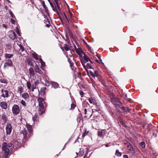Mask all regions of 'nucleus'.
Masks as SVG:
<instances>
[{
  "label": "nucleus",
  "mask_w": 158,
  "mask_h": 158,
  "mask_svg": "<svg viewBox=\"0 0 158 158\" xmlns=\"http://www.w3.org/2000/svg\"><path fill=\"white\" fill-rule=\"evenodd\" d=\"M26 126L28 131V133L26 129L23 128L21 131V134L23 136V141H26L31 136L33 132L32 126L28 124H26Z\"/></svg>",
  "instance_id": "nucleus-1"
},
{
  "label": "nucleus",
  "mask_w": 158,
  "mask_h": 158,
  "mask_svg": "<svg viewBox=\"0 0 158 158\" xmlns=\"http://www.w3.org/2000/svg\"><path fill=\"white\" fill-rule=\"evenodd\" d=\"M14 147L13 144L11 143L8 144L6 142H4L2 144V150L4 152L5 156L7 157L9 153L11 152Z\"/></svg>",
  "instance_id": "nucleus-2"
},
{
  "label": "nucleus",
  "mask_w": 158,
  "mask_h": 158,
  "mask_svg": "<svg viewBox=\"0 0 158 158\" xmlns=\"http://www.w3.org/2000/svg\"><path fill=\"white\" fill-rule=\"evenodd\" d=\"M48 1L50 4L52 8V10L55 12L58 15H59L60 13H61L60 7L59 6V5L60 4V0H54L55 1L54 4H55V7H54L53 4L49 0H48Z\"/></svg>",
  "instance_id": "nucleus-3"
},
{
  "label": "nucleus",
  "mask_w": 158,
  "mask_h": 158,
  "mask_svg": "<svg viewBox=\"0 0 158 158\" xmlns=\"http://www.w3.org/2000/svg\"><path fill=\"white\" fill-rule=\"evenodd\" d=\"M20 109L19 106L15 104L12 107V112L14 115H16L19 114L20 112Z\"/></svg>",
  "instance_id": "nucleus-4"
},
{
  "label": "nucleus",
  "mask_w": 158,
  "mask_h": 158,
  "mask_svg": "<svg viewBox=\"0 0 158 158\" xmlns=\"http://www.w3.org/2000/svg\"><path fill=\"white\" fill-rule=\"evenodd\" d=\"M12 127L10 124L9 123H8L6 127V134L7 135H10V134L12 131Z\"/></svg>",
  "instance_id": "nucleus-5"
},
{
  "label": "nucleus",
  "mask_w": 158,
  "mask_h": 158,
  "mask_svg": "<svg viewBox=\"0 0 158 158\" xmlns=\"http://www.w3.org/2000/svg\"><path fill=\"white\" fill-rule=\"evenodd\" d=\"M13 63L11 60L10 59H8L6 60V62L5 63L4 68L5 69L7 66L10 67L12 65Z\"/></svg>",
  "instance_id": "nucleus-6"
},
{
  "label": "nucleus",
  "mask_w": 158,
  "mask_h": 158,
  "mask_svg": "<svg viewBox=\"0 0 158 158\" xmlns=\"http://www.w3.org/2000/svg\"><path fill=\"white\" fill-rule=\"evenodd\" d=\"M35 71L36 72L39 73L40 74H41L43 73V72L41 70L42 68L40 67L37 65L36 64L34 67Z\"/></svg>",
  "instance_id": "nucleus-7"
},
{
  "label": "nucleus",
  "mask_w": 158,
  "mask_h": 158,
  "mask_svg": "<svg viewBox=\"0 0 158 158\" xmlns=\"http://www.w3.org/2000/svg\"><path fill=\"white\" fill-rule=\"evenodd\" d=\"M38 101L39 107H44L43 103H44V99L42 98L39 97L38 99Z\"/></svg>",
  "instance_id": "nucleus-8"
},
{
  "label": "nucleus",
  "mask_w": 158,
  "mask_h": 158,
  "mask_svg": "<svg viewBox=\"0 0 158 158\" xmlns=\"http://www.w3.org/2000/svg\"><path fill=\"white\" fill-rule=\"evenodd\" d=\"M29 73L31 78L33 77L35 75V71L32 67H31L29 69Z\"/></svg>",
  "instance_id": "nucleus-9"
},
{
  "label": "nucleus",
  "mask_w": 158,
  "mask_h": 158,
  "mask_svg": "<svg viewBox=\"0 0 158 158\" xmlns=\"http://www.w3.org/2000/svg\"><path fill=\"white\" fill-rule=\"evenodd\" d=\"M111 102L114 105L115 104H118V103H120V100L118 98H114L112 99Z\"/></svg>",
  "instance_id": "nucleus-10"
},
{
  "label": "nucleus",
  "mask_w": 158,
  "mask_h": 158,
  "mask_svg": "<svg viewBox=\"0 0 158 158\" xmlns=\"http://www.w3.org/2000/svg\"><path fill=\"white\" fill-rule=\"evenodd\" d=\"M0 106L2 109H6L7 108V104L5 102H1L0 103Z\"/></svg>",
  "instance_id": "nucleus-11"
},
{
  "label": "nucleus",
  "mask_w": 158,
  "mask_h": 158,
  "mask_svg": "<svg viewBox=\"0 0 158 158\" xmlns=\"http://www.w3.org/2000/svg\"><path fill=\"white\" fill-rule=\"evenodd\" d=\"M4 93L5 94H1L0 96L3 98H8L9 97V91L7 90H5L4 91Z\"/></svg>",
  "instance_id": "nucleus-12"
},
{
  "label": "nucleus",
  "mask_w": 158,
  "mask_h": 158,
  "mask_svg": "<svg viewBox=\"0 0 158 158\" xmlns=\"http://www.w3.org/2000/svg\"><path fill=\"white\" fill-rule=\"evenodd\" d=\"M22 97L26 100H28L29 98V96L28 93H24L22 94Z\"/></svg>",
  "instance_id": "nucleus-13"
},
{
  "label": "nucleus",
  "mask_w": 158,
  "mask_h": 158,
  "mask_svg": "<svg viewBox=\"0 0 158 158\" xmlns=\"http://www.w3.org/2000/svg\"><path fill=\"white\" fill-rule=\"evenodd\" d=\"M52 85L55 89L57 88L59 86L58 84L55 82H52Z\"/></svg>",
  "instance_id": "nucleus-14"
},
{
  "label": "nucleus",
  "mask_w": 158,
  "mask_h": 158,
  "mask_svg": "<svg viewBox=\"0 0 158 158\" xmlns=\"http://www.w3.org/2000/svg\"><path fill=\"white\" fill-rule=\"evenodd\" d=\"M39 109V113L40 115L42 114L44 112L45 110L44 107H40Z\"/></svg>",
  "instance_id": "nucleus-15"
},
{
  "label": "nucleus",
  "mask_w": 158,
  "mask_h": 158,
  "mask_svg": "<svg viewBox=\"0 0 158 158\" xmlns=\"http://www.w3.org/2000/svg\"><path fill=\"white\" fill-rule=\"evenodd\" d=\"M32 56L37 60H38L40 59L39 56L35 52L32 53Z\"/></svg>",
  "instance_id": "nucleus-16"
},
{
  "label": "nucleus",
  "mask_w": 158,
  "mask_h": 158,
  "mask_svg": "<svg viewBox=\"0 0 158 158\" xmlns=\"http://www.w3.org/2000/svg\"><path fill=\"white\" fill-rule=\"evenodd\" d=\"M83 60L84 62L86 63L88 62L89 60V58L88 56H86V55H85L84 56Z\"/></svg>",
  "instance_id": "nucleus-17"
},
{
  "label": "nucleus",
  "mask_w": 158,
  "mask_h": 158,
  "mask_svg": "<svg viewBox=\"0 0 158 158\" xmlns=\"http://www.w3.org/2000/svg\"><path fill=\"white\" fill-rule=\"evenodd\" d=\"M27 62L28 65L31 66H33V64L32 62V60L31 59L29 58L27 59Z\"/></svg>",
  "instance_id": "nucleus-18"
},
{
  "label": "nucleus",
  "mask_w": 158,
  "mask_h": 158,
  "mask_svg": "<svg viewBox=\"0 0 158 158\" xmlns=\"http://www.w3.org/2000/svg\"><path fill=\"white\" fill-rule=\"evenodd\" d=\"M13 55L12 54H9L6 53L5 54V56L6 58L10 59L11 58Z\"/></svg>",
  "instance_id": "nucleus-19"
},
{
  "label": "nucleus",
  "mask_w": 158,
  "mask_h": 158,
  "mask_svg": "<svg viewBox=\"0 0 158 158\" xmlns=\"http://www.w3.org/2000/svg\"><path fill=\"white\" fill-rule=\"evenodd\" d=\"M0 82L2 83L7 84L8 81L6 79H0Z\"/></svg>",
  "instance_id": "nucleus-20"
},
{
  "label": "nucleus",
  "mask_w": 158,
  "mask_h": 158,
  "mask_svg": "<svg viewBox=\"0 0 158 158\" xmlns=\"http://www.w3.org/2000/svg\"><path fill=\"white\" fill-rule=\"evenodd\" d=\"M11 39L13 40H16L17 39L16 35L14 32H13Z\"/></svg>",
  "instance_id": "nucleus-21"
},
{
  "label": "nucleus",
  "mask_w": 158,
  "mask_h": 158,
  "mask_svg": "<svg viewBox=\"0 0 158 158\" xmlns=\"http://www.w3.org/2000/svg\"><path fill=\"white\" fill-rule=\"evenodd\" d=\"M114 107L116 108V110L118 112H119L120 110L119 108L120 107V105L118 104H115L114 105Z\"/></svg>",
  "instance_id": "nucleus-22"
},
{
  "label": "nucleus",
  "mask_w": 158,
  "mask_h": 158,
  "mask_svg": "<svg viewBox=\"0 0 158 158\" xmlns=\"http://www.w3.org/2000/svg\"><path fill=\"white\" fill-rule=\"evenodd\" d=\"M99 79V81L101 82V83L104 85H105L106 84V83L104 80L101 78V77L98 78Z\"/></svg>",
  "instance_id": "nucleus-23"
},
{
  "label": "nucleus",
  "mask_w": 158,
  "mask_h": 158,
  "mask_svg": "<svg viewBox=\"0 0 158 158\" xmlns=\"http://www.w3.org/2000/svg\"><path fill=\"white\" fill-rule=\"evenodd\" d=\"M94 74L95 77H98V78L100 77H101L100 76H99V73H98V72L97 70L94 71Z\"/></svg>",
  "instance_id": "nucleus-24"
},
{
  "label": "nucleus",
  "mask_w": 158,
  "mask_h": 158,
  "mask_svg": "<svg viewBox=\"0 0 158 158\" xmlns=\"http://www.w3.org/2000/svg\"><path fill=\"white\" fill-rule=\"evenodd\" d=\"M27 86L28 89L31 90V84L29 82H27Z\"/></svg>",
  "instance_id": "nucleus-25"
},
{
  "label": "nucleus",
  "mask_w": 158,
  "mask_h": 158,
  "mask_svg": "<svg viewBox=\"0 0 158 158\" xmlns=\"http://www.w3.org/2000/svg\"><path fill=\"white\" fill-rule=\"evenodd\" d=\"M2 119L4 122H6L7 120V118L5 114H3L2 117Z\"/></svg>",
  "instance_id": "nucleus-26"
},
{
  "label": "nucleus",
  "mask_w": 158,
  "mask_h": 158,
  "mask_svg": "<svg viewBox=\"0 0 158 158\" xmlns=\"http://www.w3.org/2000/svg\"><path fill=\"white\" fill-rule=\"evenodd\" d=\"M115 155L118 156L120 157L121 156V153L119 152L118 150H117L115 152Z\"/></svg>",
  "instance_id": "nucleus-27"
},
{
  "label": "nucleus",
  "mask_w": 158,
  "mask_h": 158,
  "mask_svg": "<svg viewBox=\"0 0 158 158\" xmlns=\"http://www.w3.org/2000/svg\"><path fill=\"white\" fill-rule=\"evenodd\" d=\"M76 52L78 54H80L83 52V51H82V50L80 48H78V49H76Z\"/></svg>",
  "instance_id": "nucleus-28"
},
{
  "label": "nucleus",
  "mask_w": 158,
  "mask_h": 158,
  "mask_svg": "<svg viewBox=\"0 0 158 158\" xmlns=\"http://www.w3.org/2000/svg\"><path fill=\"white\" fill-rule=\"evenodd\" d=\"M103 131H98V136H99L100 137H101L103 134V133H104Z\"/></svg>",
  "instance_id": "nucleus-29"
},
{
  "label": "nucleus",
  "mask_w": 158,
  "mask_h": 158,
  "mask_svg": "<svg viewBox=\"0 0 158 158\" xmlns=\"http://www.w3.org/2000/svg\"><path fill=\"white\" fill-rule=\"evenodd\" d=\"M145 143L144 142H142L140 143V145L142 148H144L145 147Z\"/></svg>",
  "instance_id": "nucleus-30"
},
{
  "label": "nucleus",
  "mask_w": 158,
  "mask_h": 158,
  "mask_svg": "<svg viewBox=\"0 0 158 158\" xmlns=\"http://www.w3.org/2000/svg\"><path fill=\"white\" fill-rule=\"evenodd\" d=\"M88 133L89 131L86 130L82 134V137H84L86 135H88Z\"/></svg>",
  "instance_id": "nucleus-31"
},
{
  "label": "nucleus",
  "mask_w": 158,
  "mask_h": 158,
  "mask_svg": "<svg viewBox=\"0 0 158 158\" xmlns=\"http://www.w3.org/2000/svg\"><path fill=\"white\" fill-rule=\"evenodd\" d=\"M64 49L66 51H69L70 49L69 47L66 44H64Z\"/></svg>",
  "instance_id": "nucleus-32"
},
{
  "label": "nucleus",
  "mask_w": 158,
  "mask_h": 158,
  "mask_svg": "<svg viewBox=\"0 0 158 158\" xmlns=\"http://www.w3.org/2000/svg\"><path fill=\"white\" fill-rule=\"evenodd\" d=\"M21 103L24 106H26V103L23 100H21Z\"/></svg>",
  "instance_id": "nucleus-33"
},
{
  "label": "nucleus",
  "mask_w": 158,
  "mask_h": 158,
  "mask_svg": "<svg viewBox=\"0 0 158 158\" xmlns=\"http://www.w3.org/2000/svg\"><path fill=\"white\" fill-rule=\"evenodd\" d=\"M19 46L20 48L19 50H21L22 52H23L24 50V47L21 44L19 45Z\"/></svg>",
  "instance_id": "nucleus-34"
},
{
  "label": "nucleus",
  "mask_w": 158,
  "mask_h": 158,
  "mask_svg": "<svg viewBox=\"0 0 158 158\" xmlns=\"http://www.w3.org/2000/svg\"><path fill=\"white\" fill-rule=\"evenodd\" d=\"M9 11L10 14L11 16V17L12 18H15V17L14 15L13 14V12L11 11V10H10Z\"/></svg>",
  "instance_id": "nucleus-35"
},
{
  "label": "nucleus",
  "mask_w": 158,
  "mask_h": 158,
  "mask_svg": "<svg viewBox=\"0 0 158 158\" xmlns=\"http://www.w3.org/2000/svg\"><path fill=\"white\" fill-rule=\"evenodd\" d=\"M89 102L91 104H93L94 102V100L92 98H89L88 99Z\"/></svg>",
  "instance_id": "nucleus-36"
},
{
  "label": "nucleus",
  "mask_w": 158,
  "mask_h": 158,
  "mask_svg": "<svg viewBox=\"0 0 158 158\" xmlns=\"http://www.w3.org/2000/svg\"><path fill=\"white\" fill-rule=\"evenodd\" d=\"M15 30L16 32L17 33V34L19 35L20 36V31H19V29L17 27H15Z\"/></svg>",
  "instance_id": "nucleus-37"
},
{
  "label": "nucleus",
  "mask_w": 158,
  "mask_h": 158,
  "mask_svg": "<svg viewBox=\"0 0 158 158\" xmlns=\"http://www.w3.org/2000/svg\"><path fill=\"white\" fill-rule=\"evenodd\" d=\"M45 85L47 86H49L50 85V82L48 81L45 80Z\"/></svg>",
  "instance_id": "nucleus-38"
},
{
  "label": "nucleus",
  "mask_w": 158,
  "mask_h": 158,
  "mask_svg": "<svg viewBox=\"0 0 158 158\" xmlns=\"http://www.w3.org/2000/svg\"><path fill=\"white\" fill-rule=\"evenodd\" d=\"M120 108L122 109V110H124L126 112L128 111L129 110L127 108L126 109L125 107H124L123 106V107H120Z\"/></svg>",
  "instance_id": "nucleus-39"
},
{
  "label": "nucleus",
  "mask_w": 158,
  "mask_h": 158,
  "mask_svg": "<svg viewBox=\"0 0 158 158\" xmlns=\"http://www.w3.org/2000/svg\"><path fill=\"white\" fill-rule=\"evenodd\" d=\"M36 89V87L35 85H32V86L31 87V91H33L34 90V89Z\"/></svg>",
  "instance_id": "nucleus-40"
},
{
  "label": "nucleus",
  "mask_w": 158,
  "mask_h": 158,
  "mask_svg": "<svg viewBox=\"0 0 158 158\" xmlns=\"http://www.w3.org/2000/svg\"><path fill=\"white\" fill-rule=\"evenodd\" d=\"M89 105V104L88 102L86 101H84L83 103V106H85L86 105Z\"/></svg>",
  "instance_id": "nucleus-41"
},
{
  "label": "nucleus",
  "mask_w": 158,
  "mask_h": 158,
  "mask_svg": "<svg viewBox=\"0 0 158 158\" xmlns=\"http://www.w3.org/2000/svg\"><path fill=\"white\" fill-rule=\"evenodd\" d=\"M41 4L44 8H47L46 7V5L45 4V2L44 1H42L41 2Z\"/></svg>",
  "instance_id": "nucleus-42"
},
{
  "label": "nucleus",
  "mask_w": 158,
  "mask_h": 158,
  "mask_svg": "<svg viewBox=\"0 0 158 158\" xmlns=\"http://www.w3.org/2000/svg\"><path fill=\"white\" fill-rule=\"evenodd\" d=\"M86 67L88 69H91L92 68L91 64L89 63L87 64Z\"/></svg>",
  "instance_id": "nucleus-43"
},
{
  "label": "nucleus",
  "mask_w": 158,
  "mask_h": 158,
  "mask_svg": "<svg viewBox=\"0 0 158 158\" xmlns=\"http://www.w3.org/2000/svg\"><path fill=\"white\" fill-rule=\"evenodd\" d=\"M76 106L75 105L74 103H72L71 104V109H74Z\"/></svg>",
  "instance_id": "nucleus-44"
},
{
  "label": "nucleus",
  "mask_w": 158,
  "mask_h": 158,
  "mask_svg": "<svg viewBox=\"0 0 158 158\" xmlns=\"http://www.w3.org/2000/svg\"><path fill=\"white\" fill-rule=\"evenodd\" d=\"M89 72H90V73L91 74V75L93 77H95V75H94V73H93V72L91 70Z\"/></svg>",
  "instance_id": "nucleus-45"
},
{
  "label": "nucleus",
  "mask_w": 158,
  "mask_h": 158,
  "mask_svg": "<svg viewBox=\"0 0 158 158\" xmlns=\"http://www.w3.org/2000/svg\"><path fill=\"white\" fill-rule=\"evenodd\" d=\"M129 145H130L129 146H128V148L129 147V150L131 151L132 150H133V148L132 147V146L131 145H130L129 144Z\"/></svg>",
  "instance_id": "nucleus-46"
},
{
  "label": "nucleus",
  "mask_w": 158,
  "mask_h": 158,
  "mask_svg": "<svg viewBox=\"0 0 158 158\" xmlns=\"http://www.w3.org/2000/svg\"><path fill=\"white\" fill-rule=\"evenodd\" d=\"M80 94L81 95V97H83V95L84 94V93L82 91H80Z\"/></svg>",
  "instance_id": "nucleus-47"
},
{
  "label": "nucleus",
  "mask_w": 158,
  "mask_h": 158,
  "mask_svg": "<svg viewBox=\"0 0 158 158\" xmlns=\"http://www.w3.org/2000/svg\"><path fill=\"white\" fill-rule=\"evenodd\" d=\"M37 119V117L36 115L34 116L32 118V120L33 122H34Z\"/></svg>",
  "instance_id": "nucleus-48"
},
{
  "label": "nucleus",
  "mask_w": 158,
  "mask_h": 158,
  "mask_svg": "<svg viewBox=\"0 0 158 158\" xmlns=\"http://www.w3.org/2000/svg\"><path fill=\"white\" fill-rule=\"evenodd\" d=\"M10 21L11 23L13 24H15V21L12 18H11Z\"/></svg>",
  "instance_id": "nucleus-49"
},
{
  "label": "nucleus",
  "mask_w": 158,
  "mask_h": 158,
  "mask_svg": "<svg viewBox=\"0 0 158 158\" xmlns=\"http://www.w3.org/2000/svg\"><path fill=\"white\" fill-rule=\"evenodd\" d=\"M123 158H128V156L127 155H124L123 156Z\"/></svg>",
  "instance_id": "nucleus-50"
},
{
  "label": "nucleus",
  "mask_w": 158,
  "mask_h": 158,
  "mask_svg": "<svg viewBox=\"0 0 158 158\" xmlns=\"http://www.w3.org/2000/svg\"><path fill=\"white\" fill-rule=\"evenodd\" d=\"M4 90L3 89H1V90H0L2 94H4Z\"/></svg>",
  "instance_id": "nucleus-51"
},
{
  "label": "nucleus",
  "mask_w": 158,
  "mask_h": 158,
  "mask_svg": "<svg viewBox=\"0 0 158 158\" xmlns=\"http://www.w3.org/2000/svg\"><path fill=\"white\" fill-rule=\"evenodd\" d=\"M45 90L44 88H42L41 89V92H43Z\"/></svg>",
  "instance_id": "nucleus-52"
},
{
  "label": "nucleus",
  "mask_w": 158,
  "mask_h": 158,
  "mask_svg": "<svg viewBox=\"0 0 158 158\" xmlns=\"http://www.w3.org/2000/svg\"><path fill=\"white\" fill-rule=\"evenodd\" d=\"M37 83H38L37 82L35 81L34 82L33 85H36L37 84Z\"/></svg>",
  "instance_id": "nucleus-53"
},
{
  "label": "nucleus",
  "mask_w": 158,
  "mask_h": 158,
  "mask_svg": "<svg viewBox=\"0 0 158 158\" xmlns=\"http://www.w3.org/2000/svg\"><path fill=\"white\" fill-rule=\"evenodd\" d=\"M45 10V11H46V12L47 13H48V9H47V8H44Z\"/></svg>",
  "instance_id": "nucleus-54"
},
{
  "label": "nucleus",
  "mask_w": 158,
  "mask_h": 158,
  "mask_svg": "<svg viewBox=\"0 0 158 158\" xmlns=\"http://www.w3.org/2000/svg\"><path fill=\"white\" fill-rule=\"evenodd\" d=\"M84 114H87V109L86 108L84 110Z\"/></svg>",
  "instance_id": "nucleus-55"
},
{
  "label": "nucleus",
  "mask_w": 158,
  "mask_h": 158,
  "mask_svg": "<svg viewBox=\"0 0 158 158\" xmlns=\"http://www.w3.org/2000/svg\"><path fill=\"white\" fill-rule=\"evenodd\" d=\"M66 23H69V20H68V19H66Z\"/></svg>",
  "instance_id": "nucleus-56"
},
{
  "label": "nucleus",
  "mask_w": 158,
  "mask_h": 158,
  "mask_svg": "<svg viewBox=\"0 0 158 158\" xmlns=\"http://www.w3.org/2000/svg\"><path fill=\"white\" fill-rule=\"evenodd\" d=\"M50 26V25L49 24H46V27H49Z\"/></svg>",
  "instance_id": "nucleus-57"
},
{
  "label": "nucleus",
  "mask_w": 158,
  "mask_h": 158,
  "mask_svg": "<svg viewBox=\"0 0 158 158\" xmlns=\"http://www.w3.org/2000/svg\"><path fill=\"white\" fill-rule=\"evenodd\" d=\"M99 60L102 64H104L102 62V60L101 59H99Z\"/></svg>",
  "instance_id": "nucleus-58"
},
{
  "label": "nucleus",
  "mask_w": 158,
  "mask_h": 158,
  "mask_svg": "<svg viewBox=\"0 0 158 158\" xmlns=\"http://www.w3.org/2000/svg\"><path fill=\"white\" fill-rule=\"evenodd\" d=\"M64 16H65V19H68V18H67V16H66V15H65V13H64Z\"/></svg>",
  "instance_id": "nucleus-59"
},
{
  "label": "nucleus",
  "mask_w": 158,
  "mask_h": 158,
  "mask_svg": "<svg viewBox=\"0 0 158 158\" xmlns=\"http://www.w3.org/2000/svg\"><path fill=\"white\" fill-rule=\"evenodd\" d=\"M70 67H71V69H72V70H73V69H72V64L71 63H70Z\"/></svg>",
  "instance_id": "nucleus-60"
},
{
  "label": "nucleus",
  "mask_w": 158,
  "mask_h": 158,
  "mask_svg": "<svg viewBox=\"0 0 158 158\" xmlns=\"http://www.w3.org/2000/svg\"><path fill=\"white\" fill-rule=\"evenodd\" d=\"M41 64L42 65H43L44 64V62H41Z\"/></svg>",
  "instance_id": "nucleus-61"
},
{
  "label": "nucleus",
  "mask_w": 158,
  "mask_h": 158,
  "mask_svg": "<svg viewBox=\"0 0 158 158\" xmlns=\"http://www.w3.org/2000/svg\"><path fill=\"white\" fill-rule=\"evenodd\" d=\"M5 9H6V10H7V9H8V7H7V6H5Z\"/></svg>",
  "instance_id": "nucleus-62"
},
{
  "label": "nucleus",
  "mask_w": 158,
  "mask_h": 158,
  "mask_svg": "<svg viewBox=\"0 0 158 158\" xmlns=\"http://www.w3.org/2000/svg\"><path fill=\"white\" fill-rule=\"evenodd\" d=\"M87 153H88V152H86V153L85 155V156H84V158H85V157L86 156V155H87Z\"/></svg>",
  "instance_id": "nucleus-63"
},
{
  "label": "nucleus",
  "mask_w": 158,
  "mask_h": 158,
  "mask_svg": "<svg viewBox=\"0 0 158 158\" xmlns=\"http://www.w3.org/2000/svg\"><path fill=\"white\" fill-rule=\"evenodd\" d=\"M105 146L106 147H108L109 146V145L108 144H106Z\"/></svg>",
  "instance_id": "nucleus-64"
}]
</instances>
